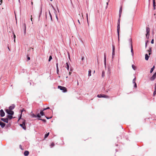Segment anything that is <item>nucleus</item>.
Masks as SVG:
<instances>
[{
    "label": "nucleus",
    "instance_id": "54",
    "mask_svg": "<svg viewBox=\"0 0 156 156\" xmlns=\"http://www.w3.org/2000/svg\"><path fill=\"white\" fill-rule=\"evenodd\" d=\"M33 48H30V50L31 49H32L33 50Z\"/></svg>",
    "mask_w": 156,
    "mask_h": 156
},
{
    "label": "nucleus",
    "instance_id": "36",
    "mask_svg": "<svg viewBox=\"0 0 156 156\" xmlns=\"http://www.w3.org/2000/svg\"><path fill=\"white\" fill-rule=\"evenodd\" d=\"M54 146V144L53 143H52L51 144V147H53Z\"/></svg>",
    "mask_w": 156,
    "mask_h": 156
},
{
    "label": "nucleus",
    "instance_id": "41",
    "mask_svg": "<svg viewBox=\"0 0 156 156\" xmlns=\"http://www.w3.org/2000/svg\"><path fill=\"white\" fill-rule=\"evenodd\" d=\"M155 5H153V9L154 10H155Z\"/></svg>",
    "mask_w": 156,
    "mask_h": 156
},
{
    "label": "nucleus",
    "instance_id": "23",
    "mask_svg": "<svg viewBox=\"0 0 156 156\" xmlns=\"http://www.w3.org/2000/svg\"><path fill=\"white\" fill-rule=\"evenodd\" d=\"M151 48H150L149 50H148L147 51L149 52V55H150L151 54Z\"/></svg>",
    "mask_w": 156,
    "mask_h": 156
},
{
    "label": "nucleus",
    "instance_id": "47",
    "mask_svg": "<svg viewBox=\"0 0 156 156\" xmlns=\"http://www.w3.org/2000/svg\"><path fill=\"white\" fill-rule=\"evenodd\" d=\"M27 59L28 60H30V57H27Z\"/></svg>",
    "mask_w": 156,
    "mask_h": 156
},
{
    "label": "nucleus",
    "instance_id": "63",
    "mask_svg": "<svg viewBox=\"0 0 156 156\" xmlns=\"http://www.w3.org/2000/svg\"><path fill=\"white\" fill-rule=\"evenodd\" d=\"M148 1H149V2L150 3V0H148Z\"/></svg>",
    "mask_w": 156,
    "mask_h": 156
},
{
    "label": "nucleus",
    "instance_id": "16",
    "mask_svg": "<svg viewBox=\"0 0 156 156\" xmlns=\"http://www.w3.org/2000/svg\"><path fill=\"white\" fill-rule=\"evenodd\" d=\"M149 57V56L147 54H146L145 55V59L146 60H148Z\"/></svg>",
    "mask_w": 156,
    "mask_h": 156
},
{
    "label": "nucleus",
    "instance_id": "2",
    "mask_svg": "<svg viewBox=\"0 0 156 156\" xmlns=\"http://www.w3.org/2000/svg\"><path fill=\"white\" fill-rule=\"evenodd\" d=\"M58 88L60 89L61 90H63V92H65L67 91L66 88L64 87H62L60 86H58Z\"/></svg>",
    "mask_w": 156,
    "mask_h": 156
},
{
    "label": "nucleus",
    "instance_id": "45",
    "mask_svg": "<svg viewBox=\"0 0 156 156\" xmlns=\"http://www.w3.org/2000/svg\"><path fill=\"white\" fill-rule=\"evenodd\" d=\"M45 117L47 119H50L51 118V117H46V116H45Z\"/></svg>",
    "mask_w": 156,
    "mask_h": 156
},
{
    "label": "nucleus",
    "instance_id": "38",
    "mask_svg": "<svg viewBox=\"0 0 156 156\" xmlns=\"http://www.w3.org/2000/svg\"><path fill=\"white\" fill-rule=\"evenodd\" d=\"M36 116H37V117L39 118L41 117V116L39 114H38Z\"/></svg>",
    "mask_w": 156,
    "mask_h": 156
},
{
    "label": "nucleus",
    "instance_id": "59",
    "mask_svg": "<svg viewBox=\"0 0 156 156\" xmlns=\"http://www.w3.org/2000/svg\"><path fill=\"white\" fill-rule=\"evenodd\" d=\"M71 72H69V74L70 75V74H71Z\"/></svg>",
    "mask_w": 156,
    "mask_h": 156
},
{
    "label": "nucleus",
    "instance_id": "48",
    "mask_svg": "<svg viewBox=\"0 0 156 156\" xmlns=\"http://www.w3.org/2000/svg\"><path fill=\"white\" fill-rule=\"evenodd\" d=\"M87 22H88V15H87Z\"/></svg>",
    "mask_w": 156,
    "mask_h": 156
},
{
    "label": "nucleus",
    "instance_id": "30",
    "mask_svg": "<svg viewBox=\"0 0 156 156\" xmlns=\"http://www.w3.org/2000/svg\"><path fill=\"white\" fill-rule=\"evenodd\" d=\"M7 117L10 119H11L12 118V115H9L7 116Z\"/></svg>",
    "mask_w": 156,
    "mask_h": 156
},
{
    "label": "nucleus",
    "instance_id": "11",
    "mask_svg": "<svg viewBox=\"0 0 156 156\" xmlns=\"http://www.w3.org/2000/svg\"><path fill=\"white\" fill-rule=\"evenodd\" d=\"M1 120L2 121H3V122H6V123H8V118H1Z\"/></svg>",
    "mask_w": 156,
    "mask_h": 156
},
{
    "label": "nucleus",
    "instance_id": "56",
    "mask_svg": "<svg viewBox=\"0 0 156 156\" xmlns=\"http://www.w3.org/2000/svg\"><path fill=\"white\" fill-rule=\"evenodd\" d=\"M47 109H50V108L49 107H48L47 108Z\"/></svg>",
    "mask_w": 156,
    "mask_h": 156
},
{
    "label": "nucleus",
    "instance_id": "18",
    "mask_svg": "<svg viewBox=\"0 0 156 156\" xmlns=\"http://www.w3.org/2000/svg\"><path fill=\"white\" fill-rule=\"evenodd\" d=\"M131 52L132 53V56H133L134 55V53H133V46H131Z\"/></svg>",
    "mask_w": 156,
    "mask_h": 156
},
{
    "label": "nucleus",
    "instance_id": "33",
    "mask_svg": "<svg viewBox=\"0 0 156 156\" xmlns=\"http://www.w3.org/2000/svg\"><path fill=\"white\" fill-rule=\"evenodd\" d=\"M31 116H32V117H37L36 115H34V114H31Z\"/></svg>",
    "mask_w": 156,
    "mask_h": 156
},
{
    "label": "nucleus",
    "instance_id": "10",
    "mask_svg": "<svg viewBox=\"0 0 156 156\" xmlns=\"http://www.w3.org/2000/svg\"><path fill=\"white\" fill-rule=\"evenodd\" d=\"M23 29L24 30V34H26V25L25 23H23Z\"/></svg>",
    "mask_w": 156,
    "mask_h": 156
},
{
    "label": "nucleus",
    "instance_id": "55",
    "mask_svg": "<svg viewBox=\"0 0 156 156\" xmlns=\"http://www.w3.org/2000/svg\"><path fill=\"white\" fill-rule=\"evenodd\" d=\"M14 38H15V37H16V36H15V35L14 34Z\"/></svg>",
    "mask_w": 156,
    "mask_h": 156
},
{
    "label": "nucleus",
    "instance_id": "51",
    "mask_svg": "<svg viewBox=\"0 0 156 156\" xmlns=\"http://www.w3.org/2000/svg\"><path fill=\"white\" fill-rule=\"evenodd\" d=\"M52 7L53 8V9L55 11V9L54 7L53 6H52Z\"/></svg>",
    "mask_w": 156,
    "mask_h": 156
},
{
    "label": "nucleus",
    "instance_id": "15",
    "mask_svg": "<svg viewBox=\"0 0 156 156\" xmlns=\"http://www.w3.org/2000/svg\"><path fill=\"white\" fill-rule=\"evenodd\" d=\"M122 12V7H121L120 8V9L119 10V18L121 17Z\"/></svg>",
    "mask_w": 156,
    "mask_h": 156
},
{
    "label": "nucleus",
    "instance_id": "28",
    "mask_svg": "<svg viewBox=\"0 0 156 156\" xmlns=\"http://www.w3.org/2000/svg\"><path fill=\"white\" fill-rule=\"evenodd\" d=\"M105 76V72L104 71H103L102 72V77H104Z\"/></svg>",
    "mask_w": 156,
    "mask_h": 156
},
{
    "label": "nucleus",
    "instance_id": "27",
    "mask_svg": "<svg viewBox=\"0 0 156 156\" xmlns=\"http://www.w3.org/2000/svg\"><path fill=\"white\" fill-rule=\"evenodd\" d=\"M154 66L153 67L151 68L150 70V73H151L153 71V70H154Z\"/></svg>",
    "mask_w": 156,
    "mask_h": 156
},
{
    "label": "nucleus",
    "instance_id": "3",
    "mask_svg": "<svg viewBox=\"0 0 156 156\" xmlns=\"http://www.w3.org/2000/svg\"><path fill=\"white\" fill-rule=\"evenodd\" d=\"M6 112L9 115H12L14 114V112L11 110L8 109H7L5 110Z\"/></svg>",
    "mask_w": 156,
    "mask_h": 156
},
{
    "label": "nucleus",
    "instance_id": "20",
    "mask_svg": "<svg viewBox=\"0 0 156 156\" xmlns=\"http://www.w3.org/2000/svg\"><path fill=\"white\" fill-rule=\"evenodd\" d=\"M42 5H41V8H40V14H39V18H40V17L42 13Z\"/></svg>",
    "mask_w": 156,
    "mask_h": 156
},
{
    "label": "nucleus",
    "instance_id": "21",
    "mask_svg": "<svg viewBox=\"0 0 156 156\" xmlns=\"http://www.w3.org/2000/svg\"><path fill=\"white\" fill-rule=\"evenodd\" d=\"M66 68H67V69L69 70V64L68 63V62H67L66 63Z\"/></svg>",
    "mask_w": 156,
    "mask_h": 156
},
{
    "label": "nucleus",
    "instance_id": "37",
    "mask_svg": "<svg viewBox=\"0 0 156 156\" xmlns=\"http://www.w3.org/2000/svg\"><path fill=\"white\" fill-rule=\"evenodd\" d=\"M24 111V109H22L21 111V116H20V118L21 117V115H22V112Z\"/></svg>",
    "mask_w": 156,
    "mask_h": 156
},
{
    "label": "nucleus",
    "instance_id": "26",
    "mask_svg": "<svg viewBox=\"0 0 156 156\" xmlns=\"http://www.w3.org/2000/svg\"><path fill=\"white\" fill-rule=\"evenodd\" d=\"M49 14L51 20V21H52V18L51 15L49 10Z\"/></svg>",
    "mask_w": 156,
    "mask_h": 156
},
{
    "label": "nucleus",
    "instance_id": "22",
    "mask_svg": "<svg viewBox=\"0 0 156 156\" xmlns=\"http://www.w3.org/2000/svg\"><path fill=\"white\" fill-rule=\"evenodd\" d=\"M129 41L130 43V44L131 45V46H133L132 45V40L131 38H130L129 40Z\"/></svg>",
    "mask_w": 156,
    "mask_h": 156
},
{
    "label": "nucleus",
    "instance_id": "53",
    "mask_svg": "<svg viewBox=\"0 0 156 156\" xmlns=\"http://www.w3.org/2000/svg\"><path fill=\"white\" fill-rule=\"evenodd\" d=\"M46 110V109L45 108L43 109V110H42V111H43V112L44 111V110Z\"/></svg>",
    "mask_w": 156,
    "mask_h": 156
},
{
    "label": "nucleus",
    "instance_id": "49",
    "mask_svg": "<svg viewBox=\"0 0 156 156\" xmlns=\"http://www.w3.org/2000/svg\"><path fill=\"white\" fill-rule=\"evenodd\" d=\"M84 59V57H82V58H81L82 60H83Z\"/></svg>",
    "mask_w": 156,
    "mask_h": 156
},
{
    "label": "nucleus",
    "instance_id": "12",
    "mask_svg": "<svg viewBox=\"0 0 156 156\" xmlns=\"http://www.w3.org/2000/svg\"><path fill=\"white\" fill-rule=\"evenodd\" d=\"M0 125L1 126L2 128H3L5 126V124L1 121H0Z\"/></svg>",
    "mask_w": 156,
    "mask_h": 156
},
{
    "label": "nucleus",
    "instance_id": "46",
    "mask_svg": "<svg viewBox=\"0 0 156 156\" xmlns=\"http://www.w3.org/2000/svg\"><path fill=\"white\" fill-rule=\"evenodd\" d=\"M56 69H57V72L58 73V72L59 71L58 68H56Z\"/></svg>",
    "mask_w": 156,
    "mask_h": 156
},
{
    "label": "nucleus",
    "instance_id": "44",
    "mask_svg": "<svg viewBox=\"0 0 156 156\" xmlns=\"http://www.w3.org/2000/svg\"><path fill=\"white\" fill-rule=\"evenodd\" d=\"M56 68H58V63H57L56 64Z\"/></svg>",
    "mask_w": 156,
    "mask_h": 156
},
{
    "label": "nucleus",
    "instance_id": "6",
    "mask_svg": "<svg viewBox=\"0 0 156 156\" xmlns=\"http://www.w3.org/2000/svg\"><path fill=\"white\" fill-rule=\"evenodd\" d=\"M156 77V73H155L150 78V80L151 81H153Z\"/></svg>",
    "mask_w": 156,
    "mask_h": 156
},
{
    "label": "nucleus",
    "instance_id": "52",
    "mask_svg": "<svg viewBox=\"0 0 156 156\" xmlns=\"http://www.w3.org/2000/svg\"><path fill=\"white\" fill-rule=\"evenodd\" d=\"M78 23H79V24H80V21H79V20H78Z\"/></svg>",
    "mask_w": 156,
    "mask_h": 156
},
{
    "label": "nucleus",
    "instance_id": "25",
    "mask_svg": "<svg viewBox=\"0 0 156 156\" xmlns=\"http://www.w3.org/2000/svg\"><path fill=\"white\" fill-rule=\"evenodd\" d=\"M88 76H91V71L90 69H89L88 71Z\"/></svg>",
    "mask_w": 156,
    "mask_h": 156
},
{
    "label": "nucleus",
    "instance_id": "42",
    "mask_svg": "<svg viewBox=\"0 0 156 156\" xmlns=\"http://www.w3.org/2000/svg\"><path fill=\"white\" fill-rule=\"evenodd\" d=\"M134 83V87L135 88H136L137 87V85L136 83Z\"/></svg>",
    "mask_w": 156,
    "mask_h": 156
},
{
    "label": "nucleus",
    "instance_id": "5",
    "mask_svg": "<svg viewBox=\"0 0 156 156\" xmlns=\"http://www.w3.org/2000/svg\"><path fill=\"white\" fill-rule=\"evenodd\" d=\"M97 97L98 98H109L108 96L105 95L104 94H98L97 95Z\"/></svg>",
    "mask_w": 156,
    "mask_h": 156
},
{
    "label": "nucleus",
    "instance_id": "9",
    "mask_svg": "<svg viewBox=\"0 0 156 156\" xmlns=\"http://www.w3.org/2000/svg\"><path fill=\"white\" fill-rule=\"evenodd\" d=\"M115 46L113 44L112 45V58H113L114 56L115 55Z\"/></svg>",
    "mask_w": 156,
    "mask_h": 156
},
{
    "label": "nucleus",
    "instance_id": "32",
    "mask_svg": "<svg viewBox=\"0 0 156 156\" xmlns=\"http://www.w3.org/2000/svg\"><path fill=\"white\" fill-rule=\"evenodd\" d=\"M52 57L51 55L49 57V58L48 59V61L50 62L52 59Z\"/></svg>",
    "mask_w": 156,
    "mask_h": 156
},
{
    "label": "nucleus",
    "instance_id": "39",
    "mask_svg": "<svg viewBox=\"0 0 156 156\" xmlns=\"http://www.w3.org/2000/svg\"><path fill=\"white\" fill-rule=\"evenodd\" d=\"M155 0H153V5H155Z\"/></svg>",
    "mask_w": 156,
    "mask_h": 156
},
{
    "label": "nucleus",
    "instance_id": "60",
    "mask_svg": "<svg viewBox=\"0 0 156 156\" xmlns=\"http://www.w3.org/2000/svg\"><path fill=\"white\" fill-rule=\"evenodd\" d=\"M31 21H32V18H31Z\"/></svg>",
    "mask_w": 156,
    "mask_h": 156
},
{
    "label": "nucleus",
    "instance_id": "29",
    "mask_svg": "<svg viewBox=\"0 0 156 156\" xmlns=\"http://www.w3.org/2000/svg\"><path fill=\"white\" fill-rule=\"evenodd\" d=\"M40 114L41 115H43L44 114V113L42 111H41L40 112Z\"/></svg>",
    "mask_w": 156,
    "mask_h": 156
},
{
    "label": "nucleus",
    "instance_id": "40",
    "mask_svg": "<svg viewBox=\"0 0 156 156\" xmlns=\"http://www.w3.org/2000/svg\"><path fill=\"white\" fill-rule=\"evenodd\" d=\"M154 39H153L151 41V43L152 44H153L154 43Z\"/></svg>",
    "mask_w": 156,
    "mask_h": 156
},
{
    "label": "nucleus",
    "instance_id": "17",
    "mask_svg": "<svg viewBox=\"0 0 156 156\" xmlns=\"http://www.w3.org/2000/svg\"><path fill=\"white\" fill-rule=\"evenodd\" d=\"M29 154V152L28 151H24V154L25 156H27Z\"/></svg>",
    "mask_w": 156,
    "mask_h": 156
},
{
    "label": "nucleus",
    "instance_id": "62",
    "mask_svg": "<svg viewBox=\"0 0 156 156\" xmlns=\"http://www.w3.org/2000/svg\"><path fill=\"white\" fill-rule=\"evenodd\" d=\"M107 1H108V2H109V0H107Z\"/></svg>",
    "mask_w": 156,
    "mask_h": 156
},
{
    "label": "nucleus",
    "instance_id": "24",
    "mask_svg": "<svg viewBox=\"0 0 156 156\" xmlns=\"http://www.w3.org/2000/svg\"><path fill=\"white\" fill-rule=\"evenodd\" d=\"M132 67L133 69L134 70H136V67L135 66L133 65H132Z\"/></svg>",
    "mask_w": 156,
    "mask_h": 156
},
{
    "label": "nucleus",
    "instance_id": "64",
    "mask_svg": "<svg viewBox=\"0 0 156 156\" xmlns=\"http://www.w3.org/2000/svg\"><path fill=\"white\" fill-rule=\"evenodd\" d=\"M45 109L46 110H47V108H45Z\"/></svg>",
    "mask_w": 156,
    "mask_h": 156
},
{
    "label": "nucleus",
    "instance_id": "8",
    "mask_svg": "<svg viewBox=\"0 0 156 156\" xmlns=\"http://www.w3.org/2000/svg\"><path fill=\"white\" fill-rule=\"evenodd\" d=\"M0 115L2 117H3L5 116V113L2 109H1L0 111Z\"/></svg>",
    "mask_w": 156,
    "mask_h": 156
},
{
    "label": "nucleus",
    "instance_id": "61",
    "mask_svg": "<svg viewBox=\"0 0 156 156\" xmlns=\"http://www.w3.org/2000/svg\"><path fill=\"white\" fill-rule=\"evenodd\" d=\"M77 85H78V84H79V83H78V81H77Z\"/></svg>",
    "mask_w": 156,
    "mask_h": 156
},
{
    "label": "nucleus",
    "instance_id": "43",
    "mask_svg": "<svg viewBox=\"0 0 156 156\" xmlns=\"http://www.w3.org/2000/svg\"><path fill=\"white\" fill-rule=\"evenodd\" d=\"M108 2H107L106 3V4H107V6H106V8H107V7H108Z\"/></svg>",
    "mask_w": 156,
    "mask_h": 156
},
{
    "label": "nucleus",
    "instance_id": "31",
    "mask_svg": "<svg viewBox=\"0 0 156 156\" xmlns=\"http://www.w3.org/2000/svg\"><path fill=\"white\" fill-rule=\"evenodd\" d=\"M49 133H48L45 134V136H44V138H47L49 135Z\"/></svg>",
    "mask_w": 156,
    "mask_h": 156
},
{
    "label": "nucleus",
    "instance_id": "57",
    "mask_svg": "<svg viewBox=\"0 0 156 156\" xmlns=\"http://www.w3.org/2000/svg\"><path fill=\"white\" fill-rule=\"evenodd\" d=\"M55 15H56V17L57 19H58V17H57L56 14H55Z\"/></svg>",
    "mask_w": 156,
    "mask_h": 156
},
{
    "label": "nucleus",
    "instance_id": "14",
    "mask_svg": "<svg viewBox=\"0 0 156 156\" xmlns=\"http://www.w3.org/2000/svg\"><path fill=\"white\" fill-rule=\"evenodd\" d=\"M104 65L105 67L106 68V55L105 53L104 54Z\"/></svg>",
    "mask_w": 156,
    "mask_h": 156
},
{
    "label": "nucleus",
    "instance_id": "19",
    "mask_svg": "<svg viewBox=\"0 0 156 156\" xmlns=\"http://www.w3.org/2000/svg\"><path fill=\"white\" fill-rule=\"evenodd\" d=\"M154 90H155L154 91V95H155L156 94V83L154 85Z\"/></svg>",
    "mask_w": 156,
    "mask_h": 156
},
{
    "label": "nucleus",
    "instance_id": "58",
    "mask_svg": "<svg viewBox=\"0 0 156 156\" xmlns=\"http://www.w3.org/2000/svg\"><path fill=\"white\" fill-rule=\"evenodd\" d=\"M147 43H146V44H145V46H146H146H147Z\"/></svg>",
    "mask_w": 156,
    "mask_h": 156
},
{
    "label": "nucleus",
    "instance_id": "1",
    "mask_svg": "<svg viewBox=\"0 0 156 156\" xmlns=\"http://www.w3.org/2000/svg\"><path fill=\"white\" fill-rule=\"evenodd\" d=\"M120 18H119L118 20V23H117V31L118 34V35L119 36V30H120Z\"/></svg>",
    "mask_w": 156,
    "mask_h": 156
},
{
    "label": "nucleus",
    "instance_id": "50",
    "mask_svg": "<svg viewBox=\"0 0 156 156\" xmlns=\"http://www.w3.org/2000/svg\"><path fill=\"white\" fill-rule=\"evenodd\" d=\"M0 2H1V4L0 5H1V4H2V0H0Z\"/></svg>",
    "mask_w": 156,
    "mask_h": 156
},
{
    "label": "nucleus",
    "instance_id": "4",
    "mask_svg": "<svg viewBox=\"0 0 156 156\" xmlns=\"http://www.w3.org/2000/svg\"><path fill=\"white\" fill-rule=\"evenodd\" d=\"M147 34H146V37L147 38H148L149 36L150 29L147 27L146 28Z\"/></svg>",
    "mask_w": 156,
    "mask_h": 156
},
{
    "label": "nucleus",
    "instance_id": "13",
    "mask_svg": "<svg viewBox=\"0 0 156 156\" xmlns=\"http://www.w3.org/2000/svg\"><path fill=\"white\" fill-rule=\"evenodd\" d=\"M15 107V106L14 105H12L11 106H10L9 107V110H12Z\"/></svg>",
    "mask_w": 156,
    "mask_h": 156
},
{
    "label": "nucleus",
    "instance_id": "34",
    "mask_svg": "<svg viewBox=\"0 0 156 156\" xmlns=\"http://www.w3.org/2000/svg\"><path fill=\"white\" fill-rule=\"evenodd\" d=\"M135 80H136V77H135V78L134 79H133V83H136L135 82Z\"/></svg>",
    "mask_w": 156,
    "mask_h": 156
},
{
    "label": "nucleus",
    "instance_id": "35",
    "mask_svg": "<svg viewBox=\"0 0 156 156\" xmlns=\"http://www.w3.org/2000/svg\"><path fill=\"white\" fill-rule=\"evenodd\" d=\"M38 119L42 120V121H43V122H46V120L45 119Z\"/></svg>",
    "mask_w": 156,
    "mask_h": 156
},
{
    "label": "nucleus",
    "instance_id": "7",
    "mask_svg": "<svg viewBox=\"0 0 156 156\" xmlns=\"http://www.w3.org/2000/svg\"><path fill=\"white\" fill-rule=\"evenodd\" d=\"M25 122L23 121V123L22 124H20V126L22 127V128L25 130L26 129V127L25 126Z\"/></svg>",
    "mask_w": 156,
    "mask_h": 156
}]
</instances>
